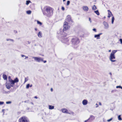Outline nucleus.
<instances>
[{
  "label": "nucleus",
  "instance_id": "nucleus-1",
  "mask_svg": "<svg viewBox=\"0 0 122 122\" xmlns=\"http://www.w3.org/2000/svg\"><path fill=\"white\" fill-rule=\"evenodd\" d=\"M53 9L50 7H46L45 8L43 14L48 17H50L52 15Z\"/></svg>",
  "mask_w": 122,
  "mask_h": 122
},
{
  "label": "nucleus",
  "instance_id": "nucleus-2",
  "mask_svg": "<svg viewBox=\"0 0 122 122\" xmlns=\"http://www.w3.org/2000/svg\"><path fill=\"white\" fill-rule=\"evenodd\" d=\"M66 35H67L66 33H63L61 35L60 33L59 34V36L61 37V41L67 45H69V39H68V37H66Z\"/></svg>",
  "mask_w": 122,
  "mask_h": 122
},
{
  "label": "nucleus",
  "instance_id": "nucleus-3",
  "mask_svg": "<svg viewBox=\"0 0 122 122\" xmlns=\"http://www.w3.org/2000/svg\"><path fill=\"white\" fill-rule=\"evenodd\" d=\"M64 29H60V34L61 35L63 33H65L66 31L68 29L70 28V26L68 25V23L65 21L63 25Z\"/></svg>",
  "mask_w": 122,
  "mask_h": 122
},
{
  "label": "nucleus",
  "instance_id": "nucleus-4",
  "mask_svg": "<svg viewBox=\"0 0 122 122\" xmlns=\"http://www.w3.org/2000/svg\"><path fill=\"white\" fill-rule=\"evenodd\" d=\"M72 44L74 45H77L80 42L79 39L77 38H73L71 40Z\"/></svg>",
  "mask_w": 122,
  "mask_h": 122
},
{
  "label": "nucleus",
  "instance_id": "nucleus-5",
  "mask_svg": "<svg viewBox=\"0 0 122 122\" xmlns=\"http://www.w3.org/2000/svg\"><path fill=\"white\" fill-rule=\"evenodd\" d=\"M19 122H29V121L27 118L25 117H22L19 120Z\"/></svg>",
  "mask_w": 122,
  "mask_h": 122
},
{
  "label": "nucleus",
  "instance_id": "nucleus-6",
  "mask_svg": "<svg viewBox=\"0 0 122 122\" xmlns=\"http://www.w3.org/2000/svg\"><path fill=\"white\" fill-rule=\"evenodd\" d=\"M32 58H34L35 61L38 62H41V61H43V59L40 57H33Z\"/></svg>",
  "mask_w": 122,
  "mask_h": 122
},
{
  "label": "nucleus",
  "instance_id": "nucleus-7",
  "mask_svg": "<svg viewBox=\"0 0 122 122\" xmlns=\"http://www.w3.org/2000/svg\"><path fill=\"white\" fill-rule=\"evenodd\" d=\"M109 58L110 60L112 62H114L116 61V60H113L114 59H115V57L114 55L112 54H111Z\"/></svg>",
  "mask_w": 122,
  "mask_h": 122
},
{
  "label": "nucleus",
  "instance_id": "nucleus-8",
  "mask_svg": "<svg viewBox=\"0 0 122 122\" xmlns=\"http://www.w3.org/2000/svg\"><path fill=\"white\" fill-rule=\"evenodd\" d=\"M66 20V21H68L69 22H72L70 16L69 15H67V16Z\"/></svg>",
  "mask_w": 122,
  "mask_h": 122
},
{
  "label": "nucleus",
  "instance_id": "nucleus-9",
  "mask_svg": "<svg viewBox=\"0 0 122 122\" xmlns=\"http://www.w3.org/2000/svg\"><path fill=\"white\" fill-rule=\"evenodd\" d=\"M103 25L104 26V28L105 29H107L109 28L108 24L105 21H104L103 23Z\"/></svg>",
  "mask_w": 122,
  "mask_h": 122
},
{
  "label": "nucleus",
  "instance_id": "nucleus-10",
  "mask_svg": "<svg viewBox=\"0 0 122 122\" xmlns=\"http://www.w3.org/2000/svg\"><path fill=\"white\" fill-rule=\"evenodd\" d=\"M9 81L10 83V84L11 85V86L12 87H13L15 84V82L14 80L11 79L10 78L9 79Z\"/></svg>",
  "mask_w": 122,
  "mask_h": 122
},
{
  "label": "nucleus",
  "instance_id": "nucleus-11",
  "mask_svg": "<svg viewBox=\"0 0 122 122\" xmlns=\"http://www.w3.org/2000/svg\"><path fill=\"white\" fill-rule=\"evenodd\" d=\"M88 103V101L87 100L84 99L83 100L82 102V104L84 105H86Z\"/></svg>",
  "mask_w": 122,
  "mask_h": 122
},
{
  "label": "nucleus",
  "instance_id": "nucleus-12",
  "mask_svg": "<svg viewBox=\"0 0 122 122\" xmlns=\"http://www.w3.org/2000/svg\"><path fill=\"white\" fill-rule=\"evenodd\" d=\"M102 34V33H100L97 35H96L94 36V37L95 38H97V39H99L100 38L99 37L100 35Z\"/></svg>",
  "mask_w": 122,
  "mask_h": 122
},
{
  "label": "nucleus",
  "instance_id": "nucleus-13",
  "mask_svg": "<svg viewBox=\"0 0 122 122\" xmlns=\"http://www.w3.org/2000/svg\"><path fill=\"white\" fill-rule=\"evenodd\" d=\"M6 86L7 88L8 89H9L11 86L10 84L8 83L6 84Z\"/></svg>",
  "mask_w": 122,
  "mask_h": 122
},
{
  "label": "nucleus",
  "instance_id": "nucleus-14",
  "mask_svg": "<svg viewBox=\"0 0 122 122\" xmlns=\"http://www.w3.org/2000/svg\"><path fill=\"white\" fill-rule=\"evenodd\" d=\"M95 118L92 115L90 116V117L88 119H89V120L90 121H91L94 120Z\"/></svg>",
  "mask_w": 122,
  "mask_h": 122
},
{
  "label": "nucleus",
  "instance_id": "nucleus-15",
  "mask_svg": "<svg viewBox=\"0 0 122 122\" xmlns=\"http://www.w3.org/2000/svg\"><path fill=\"white\" fill-rule=\"evenodd\" d=\"M108 12V17L110 18L111 15L113 16V15L112 14L111 12L109 10H107Z\"/></svg>",
  "mask_w": 122,
  "mask_h": 122
},
{
  "label": "nucleus",
  "instance_id": "nucleus-16",
  "mask_svg": "<svg viewBox=\"0 0 122 122\" xmlns=\"http://www.w3.org/2000/svg\"><path fill=\"white\" fill-rule=\"evenodd\" d=\"M83 9L84 11H87L88 10V7L86 6H84L83 7Z\"/></svg>",
  "mask_w": 122,
  "mask_h": 122
},
{
  "label": "nucleus",
  "instance_id": "nucleus-17",
  "mask_svg": "<svg viewBox=\"0 0 122 122\" xmlns=\"http://www.w3.org/2000/svg\"><path fill=\"white\" fill-rule=\"evenodd\" d=\"M38 36L39 38H41L42 37V34L41 31L39 32L38 34Z\"/></svg>",
  "mask_w": 122,
  "mask_h": 122
},
{
  "label": "nucleus",
  "instance_id": "nucleus-18",
  "mask_svg": "<svg viewBox=\"0 0 122 122\" xmlns=\"http://www.w3.org/2000/svg\"><path fill=\"white\" fill-rule=\"evenodd\" d=\"M62 111L63 112L65 113H68L67 110L65 109H62Z\"/></svg>",
  "mask_w": 122,
  "mask_h": 122
},
{
  "label": "nucleus",
  "instance_id": "nucleus-19",
  "mask_svg": "<svg viewBox=\"0 0 122 122\" xmlns=\"http://www.w3.org/2000/svg\"><path fill=\"white\" fill-rule=\"evenodd\" d=\"M3 78L4 80H6L7 79V76L5 74H3Z\"/></svg>",
  "mask_w": 122,
  "mask_h": 122
},
{
  "label": "nucleus",
  "instance_id": "nucleus-20",
  "mask_svg": "<svg viewBox=\"0 0 122 122\" xmlns=\"http://www.w3.org/2000/svg\"><path fill=\"white\" fill-rule=\"evenodd\" d=\"M15 83L18 82H19V80L17 78H16L14 80Z\"/></svg>",
  "mask_w": 122,
  "mask_h": 122
},
{
  "label": "nucleus",
  "instance_id": "nucleus-21",
  "mask_svg": "<svg viewBox=\"0 0 122 122\" xmlns=\"http://www.w3.org/2000/svg\"><path fill=\"white\" fill-rule=\"evenodd\" d=\"M54 107L51 105H49V109H52L54 108Z\"/></svg>",
  "mask_w": 122,
  "mask_h": 122
},
{
  "label": "nucleus",
  "instance_id": "nucleus-22",
  "mask_svg": "<svg viewBox=\"0 0 122 122\" xmlns=\"http://www.w3.org/2000/svg\"><path fill=\"white\" fill-rule=\"evenodd\" d=\"M93 10H95L97 9L96 6L95 5H94L92 8Z\"/></svg>",
  "mask_w": 122,
  "mask_h": 122
},
{
  "label": "nucleus",
  "instance_id": "nucleus-23",
  "mask_svg": "<svg viewBox=\"0 0 122 122\" xmlns=\"http://www.w3.org/2000/svg\"><path fill=\"white\" fill-rule=\"evenodd\" d=\"M31 2V1L30 0H27L26 1V5H28Z\"/></svg>",
  "mask_w": 122,
  "mask_h": 122
},
{
  "label": "nucleus",
  "instance_id": "nucleus-24",
  "mask_svg": "<svg viewBox=\"0 0 122 122\" xmlns=\"http://www.w3.org/2000/svg\"><path fill=\"white\" fill-rule=\"evenodd\" d=\"M117 51V50L113 51L111 54H112L114 55L115 54L116 52Z\"/></svg>",
  "mask_w": 122,
  "mask_h": 122
},
{
  "label": "nucleus",
  "instance_id": "nucleus-25",
  "mask_svg": "<svg viewBox=\"0 0 122 122\" xmlns=\"http://www.w3.org/2000/svg\"><path fill=\"white\" fill-rule=\"evenodd\" d=\"M94 12L97 15H99V13L98 10L95 11H94Z\"/></svg>",
  "mask_w": 122,
  "mask_h": 122
},
{
  "label": "nucleus",
  "instance_id": "nucleus-26",
  "mask_svg": "<svg viewBox=\"0 0 122 122\" xmlns=\"http://www.w3.org/2000/svg\"><path fill=\"white\" fill-rule=\"evenodd\" d=\"M114 16H113L112 18V23L113 24V22L114 21Z\"/></svg>",
  "mask_w": 122,
  "mask_h": 122
},
{
  "label": "nucleus",
  "instance_id": "nucleus-27",
  "mask_svg": "<svg viewBox=\"0 0 122 122\" xmlns=\"http://www.w3.org/2000/svg\"><path fill=\"white\" fill-rule=\"evenodd\" d=\"M37 24H39L40 25H42V23L40 21L37 20Z\"/></svg>",
  "mask_w": 122,
  "mask_h": 122
},
{
  "label": "nucleus",
  "instance_id": "nucleus-28",
  "mask_svg": "<svg viewBox=\"0 0 122 122\" xmlns=\"http://www.w3.org/2000/svg\"><path fill=\"white\" fill-rule=\"evenodd\" d=\"M28 14H30L31 13V11L30 10H28L26 12Z\"/></svg>",
  "mask_w": 122,
  "mask_h": 122
},
{
  "label": "nucleus",
  "instance_id": "nucleus-29",
  "mask_svg": "<svg viewBox=\"0 0 122 122\" xmlns=\"http://www.w3.org/2000/svg\"><path fill=\"white\" fill-rule=\"evenodd\" d=\"M118 119L119 120H122V119L121 117V116L119 115L118 116Z\"/></svg>",
  "mask_w": 122,
  "mask_h": 122
},
{
  "label": "nucleus",
  "instance_id": "nucleus-30",
  "mask_svg": "<svg viewBox=\"0 0 122 122\" xmlns=\"http://www.w3.org/2000/svg\"><path fill=\"white\" fill-rule=\"evenodd\" d=\"M30 84H28L26 85V88L27 89L28 88H29V87H30Z\"/></svg>",
  "mask_w": 122,
  "mask_h": 122
},
{
  "label": "nucleus",
  "instance_id": "nucleus-31",
  "mask_svg": "<svg viewBox=\"0 0 122 122\" xmlns=\"http://www.w3.org/2000/svg\"><path fill=\"white\" fill-rule=\"evenodd\" d=\"M116 88H121V89H122V87L121 86H116Z\"/></svg>",
  "mask_w": 122,
  "mask_h": 122
},
{
  "label": "nucleus",
  "instance_id": "nucleus-32",
  "mask_svg": "<svg viewBox=\"0 0 122 122\" xmlns=\"http://www.w3.org/2000/svg\"><path fill=\"white\" fill-rule=\"evenodd\" d=\"M28 79L27 78H25V80L24 81V83H25L28 80Z\"/></svg>",
  "mask_w": 122,
  "mask_h": 122
},
{
  "label": "nucleus",
  "instance_id": "nucleus-33",
  "mask_svg": "<svg viewBox=\"0 0 122 122\" xmlns=\"http://www.w3.org/2000/svg\"><path fill=\"white\" fill-rule=\"evenodd\" d=\"M11 103V101L7 102H6V103L7 104H9Z\"/></svg>",
  "mask_w": 122,
  "mask_h": 122
},
{
  "label": "nucleus",
  "instance_id": "nucleus-34",
  "mask_svg": "<svg viewBox=\"0 0 122 122\" xmlns=\"http://www.w3.org/2000/svg\"><path fill=\"white\" fill-rule=\"evenodd\" d=\"M70 1H68L67 2V5H69L70 3Z\"/></svg>",
  "mask_w": 122,
  "mask_h": 122
},
{
  "label": "nucleus",
  "instance_id": "nucleus-35",
  "mask_svg": "<svg viewBox=\"0 0 122 122\" xmlns=\"http://www.w3.org/2000/svg\"><path fill=\"white\" fill-rule=\"evenodd\" d=\"M112 119V118H111V119H108L107 120V121L108 122H109L111 121Z\"/></svg>",
  "mask_w": 122,
  "mask_h": 122
},
{
  "label": "nucleus",
  "instance_id": "nucleus-36",
  "mask_svg": "<svg viewBox=\"0 0 122 122\" xmlns=\"http://www.w3.org/2000/svg\"><path fill=\"white\" fill-rule=\"evenodd\" d=\"M4 104V102H0V105H2Z\"/></svg>",
  "mask_w": 122,
  "mask_h": 122
},
{
  "label": "nucleus",
  "instance_id": "nucleus-37",
  "mask_svg": "<svg viewBox=\"0 0 122 122\" xmlns=\"http://www.w3.org/2000/svg\"><path fill=\"white\" fill-rule=\"evenodd\" d=\"M116 90H112L111 91V92L112 93H113L114 92H116Z\"/></svg>",
  "mask_w": 122,
  "mask_h": 122
},
{
  "label": "nucleus",
  "instance_id": "nucleus-38",
  "mask_svg": "<svg viewBox=\"0 0 122 122\" xmlns=\"http://www.w3.org/2000/svg\"><path fill=\"white\" fill-rule=\"evenodd\" d=\"M92 30L95 32H96L97 31L96 29L95 28L93 29Z\"/></svg>",
  "mask_w": 122,
  "mask_h": 122
},
{
  "label": "nucleus",
  "instance_id": "nucleus-39",
  "mask_svg": "<svg viewBox=\"0 0 122 122\" xmlns=\"http://www.w3.org/2000/svg\"><path fill=\"white\" fill-rule=\"evenodd\" d=\"M7 41H9V40H10V41H13V40H11V39H7Z\"/></svg>",
  "mask_w": 122,
  "mask_h": 122
},
{
  "label": "nucleus",
  "instance_id": "nucleus-40",
  "mask_svg": "<svg viewBox=\"0 0 122 122\" xmlns=\"http://www.w3.org/2000/svg\"><path fill=\"white\" fill-rule=\"evenodd\" d=\"M120 41L121 44H122V39H120Z\"/></svg>",
  "mask_w": 122,
  "mask_h": 122
},
{
  "label": "nucleus",
  "instance_id": "nucleus-41",
  "mask_svg": "<svg viewBox=\"0 0 122 122\" xmlns=\"http://www.w3.org/2000/svg\"><path fill=\"white\" fill-rule=\"evenodd\" d=\"M61 9L62 10H65L64 8L63 7H62Z\"/></svg>",
  "mask_w": 122,
  "mask_h": 122
},
{
  "label": "nucleus",
  "instance_id": "nucleus-42",
  "mask_svg": "<svg viewBox=\"0 0 122 122\" xmlns=\"http://www.w3.org/2000/svg\"><path fill=\"white\" fill-rule=\"evenodd\" d=\"M89 119H88L87 120H85L84 121V122H87L88 121H89Z\"/></svg>",
  "mask_w": 122,
  "mask_h": 122
},
{
  "label": "nucleus",
  "instance_id": "nucleus-43",
  "mask_svg": "<svg viewBox=\"0 0 122 122\" xmlns=\"http://www.w3.org/2000/svg\"><path fill=\"white\" fill-rule=\"evenodd\" d=\"M41 61L43 62L44 63H45L46 62V61Z\"/></svg>",
  "mask_w": 122,
  "mask_h": 122
},
{
  "label": "nucleus",
  "instance_id": "nucleus-44",
  "mask_svg": "<svg viewBox=\"0 0 122 122\" xmlns=\"http://www.w3.org/2000/svg\"><path fill=\"white\" fill-rule=\"evenodd\" d=\"M96 107H97L98 106V104H97V103L96 104Z\"/></svg>",
  "mask_w": 122,
  "mask_h": 122
},
{
  "label": "nucleus",
  "instance_id": "nucleus-45",
  "mask_svg": "<svg viewBox=\"0 0 122 122\" xmlns=\"http://www.w3.org/2000/svg\"><path fill=\"white\" fill-rule=\"evenodd\" d=\"M89 20L90 21V22H91V19L90 18H89Z\"/></svg>",
  "mask_w": 122,
  "mask_h": 122
},
{
  "label": "nucleus",
  "instance_id": "nucleus-46",
  "mask_svg": "<svg viewBox=\"0 0 122 122\" xmlns=\"http://www.w3.org/2000/svg\"><path fill=\"white\" fill-rule=\"evenodd\" d=\"M34 98H35L37 99L38 98V97L36 96H35L34 97Z\"/></svg>",
  "mask_w": 122,
  "mask_h": 122
},
{
  "label": "nucleus",
  "instance_id": "nucleus-47",
  "mask_svg": "<svg viewBox=\"0 0 122 122\" xmlns=\"http://www.w3.org/2000/svg\"><path fill=\"white\" fill-rule=\"evenodd\" d=\"M27 42H28V43L29 44H30V42L29 41H28Z\"/></svg>",
  "mask_w": 122,
  "mask_h": 122
},
{
  "label": "nucleus",
  "instance_id": "nucleus-48",
  "mask_svg": "<svg viewBox=\"0 0 122 122\" xmlns=\"http://www.w3.org/2000/svg\"><path fill=\"white\" fill-rule=\"evenodd\" d=\"M25 59H26L27 58H28V56H26V57L25 56Z\"/></svg>",
  "mask_w": 122,
  "mask_h": 122
},
{
  "label": "nucleus",
  "instance_id": "nucleus-49",
  "mask_svg": "<svg viewBox=\"0 0 122 122\" xmlns=\"http://www.w3.org/2000/svg\"><path fill=\"white\" fill-rule=\"evenodd\" d=\"M21 56L22 57H23L24 56H25L24 55H21Z\"/></svg>",
  "mask_w": 122,
  "mask_h": 122
},
{
  "label": "nucleus",
  "instance_id": "nucleus-50",
  "mask_svg": "<svg viewBox=\"0 0 122 122\" xmlns=\"http://www.w3.org/2000/svg\"><path fill=\"white\" fill-rule=\"evenodd\" d=\"M51 92L52 91H53V89H52V88H51Z\"/></svg>",
  "mask_w": 122,
  "mask_h": 122
},
{
  "label": "nucleus",
  "instance_id": "nucleus-51",
  "mask_svg": "<svg viewBox=\"0 0 122 122\" xmlns=\"http://www.w3.org/2000/svg\"><path fill=\"white\" fill-rule=\"evenodd\" d=\"M32 86V85L31 84L30 85V87H31Z\"/></svg>",
  "mask_w": 122,
  "mask_h": 122
},
{
  "label": "nucleus",
  "instance_id": "nucleus-52",
  "mask_svg": "<svg viewBox=\"0 0 122 122\" xmlns=\"http://www.w3.org/2000/svg\"><path fill=\"white\" fill-rule=\"evenodd\" d=\"M35 30L36 31L37 30V29L36 28H35Z\"/></svg>",
  "mask_w": 122,
  "mask_h": 122
},
{
  "label": "nucleus",
  "instance_id": "nucleus-53",
  "mask_svg": "<svg viewBox=\"0 0 122 122\" xmlns=\"http://www.w3.org/2000/svg\"><path fill=\"white\" fill-rule=\"evenodd\" d=\"M99 104L100 105H101V103L100 102L99 103Z\"/></svg>",
  "mask_w": 122,
  "mask_h": 122
},
{
  "label": "nucleus",
  "instance_id": "nucleus-54",
  "mask_svg": "<svg viewBox=\"0 0 122 122\" xmlns=\"http://www.w3.org/2000/svg\"><path fill=\"white\" fill-rule=\"evenodd\" d=\"M111 50H110L109 51V52H111Z\"/></svg>",
  "mask_w": 122,
  "mask_h": 122
},
{
  "label": "nucleus",
  "instance_id": "nucleus-55",
  "mask_svg": "<svg viewBox=\"0 0 122 122\" xmlns=\"http://www.w3.org/2000/svg\"><path fill=\"white\" fill-rule=\"evenodd\" d=\"M109 74L111 75H112V73H111L110 72V73H109Z\"/></svg>",
  "mask_w": 122,
  "mask_h": 122
},
{
  "label": "nucleus",
  "instance_id": "nucleus-56",
  "mask_svg": "<svg viewBox=\"0 0 122 122\" xmlns=\"http://www.w3.org/2000/svg\"><path fill=\"white\" fill-rule=\"evenodd\" d=\"M66 0H63V2L65 1H66Z\"/></svg>",
  "mask_w": 122,
  "mask_h": 122
},
{
  "label": "nucleus",
  "instance_id": "nucleus-57",
  "mask_svg": "<svg viewBox=\"0 0 122 122\" xmlns=\"http://www.w3.org/2000/svg\"><path fill=\"white\" fill-rule=\"evenodd\" d=\"M26 101H24V102L25 103H26Z\"/></svg>",
  "mask_w": 122,
  "mask_h": 122
},
{
  "label": "nucleus",
  "instance_id": "nucleus-58",
  "mask_svg": "<svg viewBox=\"0 0 122 122\" xmlns=\"http://www.w3.org/2000/svg\"><path fill=\"white\" fill-rule=\"evenodd\" d=\"M4 111V109H3L2 110V111L3 112Z\"/></svg>",
  "mask_w": 122,
  "mask_h": 122
},
{
  "label": "nucleus",
  "instance_id": "nucleus-59",
  "mask_svg": "<svg viewBox=\"0 0 122 122\" xmlns=\"http://www.w3.org/2000/svg\"><path fill=\"white\" fill-rule=\"evenodd\" d=\"M31 104H33V103L32 102H31Z\"/></svg>",
  "mask_w": 122,
  "mask_h": 122
},
{
  "label": "nucleus",
  "instance_id": "nucleus-60",
  "mask_svg": "<svg viewBox=\"0 0 122 122\" xmlns=\"http://www.w3.org/2000/svg\"><path fill=\"white\" fill-rule=\"evenodd\" d=\"M71 55V54H70L69 55V56H70Z\"/></svg>",
  "mask_w": 122,
  "mask_h": 122
}]
</instances>
